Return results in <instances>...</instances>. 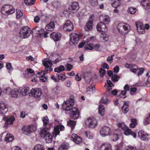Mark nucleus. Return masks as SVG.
I'll return each mask as SVG.
<instances>
[{
	"mask_svg": "<svg viewBox=\"0 0 150 150\" xmlns=\"http://www.w3.org/2000/svg\"><path fill=\"white\" fill-rule=\"evenodd\" d=\"M99 72L101 76V77H103L104 76L105 72V71L103 69L100 68V69Z\"/></svg>",
	"mask_w": 150,
	"mask_h": 150,
	"instance_id": "680f3d73",
	"label": "nucleus"
},
{
	"mask_svg": "<svg viewBox=\"0 0 150 150\" xmlns=\"http://www.w3.org/2000/svg\"><path fill=\"white\" fill-rule=\"evenodd\" d=\"M62 60L61 57L59 56H57L56 59L54 61V63L55 64L58 63L60 61Z\"/></svg>",
	"mask_w": 150,
	"mask_h": 150,
	"instance_id": "0e129e2a",
	"label": "nucleus"
},
{
	"mask_svg": "<svg viewBox=\"0 0 150 150\" xmlns=\"http://www.w3.org/2000/svg\"><path fill=\"white\" fill-rule=\"evenodd\" d=\"M31 30L27 26L22 27L20 30L19 34L20 37L22 39L28 38L30 35Z\"/></svg>",
	"mask_w": 150,
	"mask_h": 150,
	"instance_id": "f257e3e1",
	"label": "nucleus"
},
{
	"mask_svg": "<svg viewBox=\"0 0 150 150\" xmlns=\"http://www.w3.org/2000/svg\"><path fill=\"white\" fill-rule=\"evenodd\" d=\"M96 28L98 31L103 32L107 30L106 26L102 22H101L97 24Z\"/></svg>",
	"mask_w": 150,
	"mask_h": 150,
	"instance_id": "5701e85b",
	"label": "nucleus"
},
{
	"mask_svg": "<svg viewBox=\"0 0 150 150\" xmlns=\"http://www.w3.org/2000/svg\"><path fill=\"white\" fill-rule=\"evenodd\" d=\"M52 125L51 124L50 125H49V128L45 127L44 128H40L39 130V132L40 133V134L41 136V137L44 138L47 135V133H49L47 131V130H48L50 127V126H52Z\"/></svg>",
	"mask_w": 150,
	"mask_h": 150,
	"instance_id": "6ab92c4d",
	"label": "nucleus"
},
{
	"mask_svg": "<svg viewBox=\"0 0 150 150\" xmlns=\"http://www.w3.org/2000/svg\"><path fill=\"white\" fill-rule=\"evenodd\" d=\"M114 55H111L109 56L107 59V61L109 63L111 64L112 62V60L113 59V57L114 56Z\"/></svg>",
	"mask_w": 150,
	"mask_h": 150,
	"instance_id": "e2e57ef3",
	"label": "nucleus"
},
{
	"mask_svg": "<svg viewBox=\"0 0 150 150\" xmlns=\"http://www.w3.org/2000/svg\"><path fill=\"white\" fill-rule=\"evenodd\" d=\"M42 92L41 89L39 88L32 89L29 93L30 96H33L35 98H39L42 95Z\"/></svg>",
	"mask_w": 150,
	"mask_h": 150,
	"instance_id": "9b49d317",
	"label": "nucleus"
},
{
	"mask_svg": "<svg viewBox=\"0 0 150 150\" xmlns=\"http://www.w3.org/2000/svg\"><path fill=\"white\" fill-rule=\"evenodd\" d=\"M43 126L45 127L47 125L49 122V119L47 117H44L42 119Z\"/></svg>",
	"mask_w": 150,
	"mask_h": 150,
	"instance_id": "4d7b16f0",
	"label": "nucleus"
},
{
	"mask_svg": "<svg viewBox=\"0 0 150 150\" xmlns=\"http://www.w3.org/2000/svg\"><path fill=\"white\" fill-rule=\"evenodd\" d=\"M36 127L33 125L25 126L22 128V130L24 134L29 135L36 130Z\"/></svg>",
	"mask_w": 150,
	"mask_h": 150,
	"instance_id": "7ed1b4c3",
	"label": "nucleus"
},
{
	"mask_svg": "<svg viewBox=\"0 0 150 150\" xmlns=\"http://www.w3.org/2000/svg\"><path fill=\"white\" fill-rule=\"evenodd\" d=\"M69 8L70 11L73 13L77 12L79 8L78 3L77 2L72 3Z\"/></svg>",
	"mask_w": 150,
	"mask_h": 150,
	"instance_id": "f3484780",
	"label": "nucleus"
},
{
	"mask_svg": "<svg viewBox=\"0 0 150 150\" xmlns=\"http://www.w3.org/2000/svg\"><path fill=\"white\" fill-rule=\"evenodd\" d=\"M84 78L86 82L87 83H89L91 81L92 77L91 75H89L88 76H84Z\"/></svg>",
	"mask_w": 150,
	"mask_h": 150,
	"instance_id": "8fccbe9b",
	"label": "nucleus"
},
{
	"mask_svg": "<svg viewBox=\"0 0 150 150\" xmlns=\"http://www.w3.org/2000/svg\"><path fill=\"white\" fill-rule=\"evenodd\" d=\"M59 87L58 86H56L55 87L52 89V94H58L59 93Z\"/></svg>",
	"mask_w": 150,
	"mask_h": 150,
	"instance_id": "c03bdc74",
	"label": "nucleus"
},
{
	"mask_svg": "<svg viewBox=\"0 0 150 150\" xmlns=\"http://www.w3.org/2000/svg\"><path fill=\"white\" fill-rule=\"evenodd\" d=\"M61 36L60 33L55 32H53L50 35L51 38H52L54 41L56 42L60 40Z\"/></svg>",
	"mask_w": 150,
	"mask_h": 150,
	"instance_id": "b1692460",
	"label": "nucleus"
},
{
	"mask_svg": "<svg viewBox=\"0 0 150 150\" xmlns=\"http://www.w3.org/2000/svg\"><path fill=\"white\" fill-rule=\"evenodd\" d=\"M141 4L146 9H148L150 8V3L147 0H143L141 2Z\"/></svg>",
	"mask_w": 150,
	"mask_h": 150,
	"instance_id": "c85d7f7f",
	"label": "nucleus"
},
{
	"mask_svg": "<svg viewBox=\"0 0 150 150\" xmlns=\"http://www.w3.org/2000/svg\"><path fill=\"white\" fill-rule=\"evenodd\" d=\"M93 15L90 16L88 21L86 23L84 27V30L86 31L89 32L92 30L93 27Z\"/></svg>",
	"mask_w": 150,
	"mask_h": 150,
	"instance_id": "39448f33",
	"label": "nucleus"
},
{
	"mask_svg": "<svg viewBox=\"0 0 150 150\" xmlns=\"http://www.w3.org/2000/svg\"><path fill=\"white\" fill-rule=\"evenodd\" d=\"M45 71H43L42 75L41 76H40V79L41 80H42V81L43 82L45 81L47 79V78L45 76Z\"/></svg>",
	"mask_w": 150,
	"mask_h": 150,
	"instance_id": "052dcab7",
	"label": "nucleus"
},
{
	"mask_svg": "<svg viewBox=\"0 0 150 150\" xmlns=\"http://www.w3.org/2000/svg\"><path fill=\"white\" fill-rule=\"evenodd\" d=\"M134 67H132L131 68H130V71L134 74H136L137 71L139 70V68H135Z\"/></svg>",
	"mask_w": 150,
	"mask_h": 150,
	"instance_id": "69168bd1",
	"label": "nucleus"
},
{
	"mask_svg": "<svg viewBox=\"0 0 150 150\" xmlns=\"http://www.w3.org/2000/svg\"><path fill=\"white\" fill-rule=\"evenodd\" d=\"M1 12L4 14L8 15L15 12V9L13 7L10 5H6L4 6L1 9Z\"/></svg>",
	"mask_w": 150,
	"mask_h": 150,
	"instance_id": "f03ea898",
	"label": "nucleus"
},
{
	"mask_svg": "<svg viewBox=\"0 0 150 150\" xmlns=\"http://www.w3.org/2000/svg\"><path fill=\"white\" fill-rule=\"evenodd\" d=\"M64 127L62 125H60L56 126L54 129L53 135L54 137H56L59 133V129L61 131L64 130Z\"/></svg>",
	"mask_w": 150,
	"mask_h": 150,
	"instance_id": "a211bd4d",
	"label": "nucleus"
},
{
	"mask_svg": "<svg viewBox=\"0 0 150 150\" xmlns=\"http://www.w3.org/2000/svg\"><path fill=\"white\" fill-rule=\"evenodd\" d=\"M112 146L110 144L108 143L102 144L100 148V150H112Z\"/></svg>",
	"mask_w": 150,
	"mask_h": 150,
	"instance_id": "a878e982",
	"label": "nucleus"
},
{
	"mask_svg": "<svg viewBox=\"0 0 150 150\" xmlns=\"http://www.w3.org/2000/svg\"><path fill=\"white\" fill-rule=\"evenodd\" d=\"M73 23L69 20H67L63 26V29L67 32H69L73 29Z\"/></svg>",
	"mask_w": 150,
	"mask_h": 150,
	"instance_id": "f8f14e48",
	"label": "nucleus"
},
{
	"mask_svg": "<svg viewBox=\"0 0 150 150\" xmlns=\"http://www.w3.org/2000/svg\"><path fill=\"white\" fill-rule=\"evenodd\" d=\"M138 136L142 140L147 141L149 139V135L146 132L143 130H140L138 132Z\"/></svg>",
	"mask_w": 150,
	"mask_h": 150,
	"instance_id": "ddd939ff",
	"label": "nucleus"
},
{
	"mask_svg": "<svg viewBox=\"0 0 150 150\" xmlns=\"http://www.w3.org/2000/svg\"><path fill=\"white\" fill-rule=\"evenodd\" d=\"M29 89L28 87H25L22 89L21 90H19L20 94L23 96H25L28 94H29Z\"/></svg>",
	"mask_w": 150,
	"mask_h": 150,
	"instance_id": "c756f323",
	"label": "nucleus"
},
{
	"mask_svg": "<svg viewBox=\"0 0 150 150\" xmlns=\"http://www.w3.org/2000/svg\"><path fill=\"white\" fill-rule=\"evenodd\" d=\"M25 73L27 75L30 77L35 74L34 71L31 69H28Z\"/></svg>",
	"mask_w": 150,
	"mask_h": 150,
	"instance_id": "58836bf2",
	"label": "nucleus"
},
{
	"mask_svg": "<svg viewBox=\"0 0 150 150\" xmlns=\"http://www.w3.org/2000/svg\"><path fill=\"white\" fill-rule=\"evenodd\" d=\"M117 125L119 129L120 130L121 129L124 130L127 128L125 124L123 122H119Z\"/></svg>",
	"mask_w": 150,
	"mask_h": 150,
	"instance_id": "a18cd8bd",
	"label": "nucleus"
},
{
	"mask_svg": "<svg viewBox=\"0 0 150 150\" xmlns=\"http://www.w3.org/2000/svg\"><path fill=\"white\" fill-rule=\"evenodd\" d=\"M94 86L88 87L87 89L86 93L88 94H91L93 93L95 91V88Z\"/></svg>",
	"mask_w": 150,
	"mask_h": 150,
	"instance_id": "c9c22d12",
	"label": "nucleus"
},
{
	"mask_svg": "<svg viewBox=\"0 0 150 150\" xmlns=\"http://www.w3.org/2000/svg\"><path fill=\"white\" fill-rule=\"evenodd\" d=\"M65 68L64 66H60L59 67L56 68L54 69V71L58 73L60 72L61 71H63L64 70Z\"/></svg>",
	"mask_w": 150,
	"mask_h": 150,
	"instance_id": "37998d69",
	"label": "nucleus"
},
{
	"mask_svg": "<svg viewBox=\"0 0 150 150\" xmlns=\"http://www.w3.org/2000/svg\"><path fill=\"white\" fill-rule=\"evenodd\" d=\"M85 124L86 126L91 128H94L97 125V121L96 120L92 117L87 118Z\"/></svg>",
	"mask_w": 150,
	"mask_h": 150,
	"instance_id": "0eeeda50",
	"label": "nucleus"
},
{
	"mask_svg": "<svg viewBox=\"0 0 150 150\" xmlns=\"http://www.w3.org/2000/svg\"><path fill=\"white\" fill-rule=\"evenodd\" d=\"M42 64L45 67V72L46 73H48V69L51 67L52 65L51 62L47 59H45L43 62Z\"/></svg>",
	"mask_w": 150,
	"mask_h": 150,
	"instance_id": "4be33fe9",
	"label": "nucleus"
},
{
	"mask_svg": "<svg viewBox=\"0 0 150 150\" xmlns=\"http://www.w3.org/2000/svg\"><path fill=\"white\" fill-rule=\"evenodd\" d=\"M137 30L140 34H143L145 33L144 26L143 23L140 22H138L135 23Z\"/></svg>",
	"mask_w": 150,
	"mask_h": 150,
	"instance_id": "dca6fc26",
	"label": "nucleus"
},
{
	"mask_svg": "<svg viewBox=\"0 0 150 150\" xmlns=\"http://www.w3.org/2000/svg\"><path fill=\"white\" fill-rule=\"evenodd\" d=\"M16 17L17 18H20L23 15V12L19 9H16Z\"/></svg>",
	"mask_w": 150,
	"mask_h": 150,
	"instance_id": "3c124183",
	"label": "nucleus"
},
{
	"mask_svg": "<svg viewBox=\"0 0 150 150\" xmlns=\"http://www.w3.org/2000/svg\"><path fill=\"white\" fill-rule=\"evenodd\" d=\"M108 35L105 33H102L100 35V40L101 41L105 42L108 40Z\"/></svg>",
	"mask_w": 150,
	"mask_h": 150,
	"instance_id": "7c9ffc66",
	"label": "nucleus"
},
{
	"mask_svg": "<svg viewBox=\"0 0 150 150\" xmlns=\"http://www.w3.org/2000/svg\"><path fill=\"white\" fill-rule=\"evenodd\" d=\"M35 0H25V3L27 5H32L35 2Z\"/></svg>",
	"mask_w": 150,
	"mask_h": 150,
	"instance_id": "de8ad7c7",
	"label": "nucleus"
},
{
	"mask_svg": "<svg viewBox=\"0 0 150 150\" xmlns=\"http://www.w3.org/2000/svg\"><path fill=\"white\" fill-rule=\"evenodd\" d=\"M111 132V131L110 128L106 126L103 127L100 130V133L101 135L103 137H105L109 135Z\"/></svg>",
	"mask_w": 150,
	"mask_h": 150,
	"instance_id": "4468645a",
	"label": "nucleus"
},
{
	"mask_svg": "<svg viewBox=\"0 0 150 150\" xmlns=\"http://www.w3.org/2000/svg\"><path fill=\"white\" fill-rule=\"evenodd\" d=\"M69 11H70L68 10H64L62 12L63 14L65 17L67 18L69 17L70 14Z\"/></svg>",
	"mask_w": 150,
	"mask_h": 150,
	"instance_id": "13d9d810",
	"label": "nucleus"
},
{
	"mask_svg": "<svg viewBox=\"0 0 150 150\" xmlns=\"http://www.w3.org/2000/svg\"><path fill=\"white\" fill-rule=\"evenodd\" d=\"M94 47L93 45L92 44H88L86 45L84 47V49L86 50H91Z\"/></svg>",
	"mask_w": 150,
	"mask_h": 150,
	"instance_id": "6e6d98bb",
	"label": "nucleus"
},
{
	"mask_svg": "<svg viewBox=\"0 0 150 150\" xmlns=\"http://www.w3.org/2000/svg\"><path fill=\"white\" fill-rule=\"evenodd\" d=\"M11 150H22L21 148L18 146H14L11 148Z\"/></svg>",
	"mask_w": 150,
	"mask_h": 150,
	"instance_id": "774afa93",
	"label": "nucleus"
},
{
	"mask_svg": "<svg viewBox=\"0 0 150 150\" xmlns=\"http://www.w3.org/2000/svg\"><path fill=\"white\" fill-rule=\"evenodd\" d=\"M70 40L69 44L70 45L76 44L78 43L79 40V35L76 33H72L69 35Z\"/></svg>",
	"mask_w": 150,
	"mask_h": 150,
	"instance_id": "9d476101",
	"label": "nucleus"
},
{
	"mask_svg": "<svg viewBox=\"0 0 150 150\" xmlns=\"http://www.w3.org/2000/svg\"><path fill=\"white\" fill-rule=\"evenodd\" d=\"M41 30V28L37 27L34 28L33 30V33H34L38 34L40 30Z\"/></svg>",
	"mask_w": 150,
	"mask_h": 150,
	"instance_id": "bf43d9fd",
	"label": "nucleus"
},
{
	"mask_svg": "<svg viewBox=\"0 0 150 150\" xmlns=\"http://www.w3.org/2000/svg\"><path fill=\"white\" fill-rule=\"evenodd\" d=\"M125 150H142L141 149H137L135 146H128L125 148Z\"/></svg>",
	"mask_w": 150,
	"mask_h": 150,
	"instance_id": "603ef678",
	"label": "nucleus"
},
{
	"mask_svg": "<svg viewBox=\"0 0 150 150\" xmlns=\"http://www.w3.org/2000/svg\"><path fill=\"white\" fill-rule=\"evenodd\" d=\"M119 31L120 33H127L130 30V27L128 24L123 23H120L117 26Z\"/></svg>",
	"mask_w": 150,
	"mask_h": 150,
	"instance_id": "423d86ee",
	"label": "nucleus"
},
{
	"mask_svg": "<svg viewBox=\"0 0 150 150\" xmlns=\"http://www.w3.org/2000/svg\"><path fill=\"white\" fill-rule=\"evenodd\" d=\"M105 109L104 106L102 105H100L98 107V112L99 114L101 116H103L105 114Z\"/></svg>",
	"mask_w": 150,
	"mask_h": 150,
	"instance_id": "f704fd0d",
	"label": "nucleus"
},
{
	"mask_svg": "<svg viewBox=\"0 0 150 150\" xmlns=\"http://www.w3.org/2000/svg\"><path fill=\"white\" fill-rule=\"evenodd\" d=\"M3 120L5 122V124L7 125H12L13 122L15 120V118L14 116H4L3 118Z\"/></svg>",
	"mask_w": 150,
	"mask_h": 150,
	"instance_id": "2eb2a0df",
	"label": "nucleus"
},
{
	"mask_svg": "<svg viewBox=\"0 0 150 150\" xmlns=\"http://www.w3.org/2000/svg\"><path fill=\"white\" fill-rule=\"evenodd\" d=\"M128 11L131 14H134L136 11V9L135 8L130 7L128 8Z\"/></svg>",
	"mask_w": 150,
	"mask_h": 150,
	"instance_id": "5fc2aeb1",
	"label": "nucleus"
},
{
	"mask_svg": "<svg viewBox=\"0 0 150 150\" xmlns=\"http://www.w3.org/2000/svg\"><path fill=\"white\" fill-rule=\"evenodd\" d=\"M86 136L89 139H92L94 136L93 134L90 131H88L85 132Z\"/></svg>",
	"mask_w": 150,
	"mask_h": 150,
	"instance_id": "a19ab883",
	"label": "nucleus"
},
{
	"mask_svg": "<svg viewBox=\"0 0 150 150\" xmlns=\"http://www.w3.org/2000/svg\"><path fill=\"white\" fill-rule=\"evenodd\" d=\"M143 124L145 125H146L150 124V113L144 120Z\"/></svg>",
	"mask_w": 150,
	"mask_h": 150,
	"instance_id": "4c0bfd02",
	"label": "nucleus"
},
{
	"mask_svg": "<svg viewBox=\"0 0 150 150\" xmlns=\"http://www.w3.org/2000/svg\"><path fill=\"white\" fill-rule=\"evenodd\" d=\"M44 138H45V141L47 143H51L52 141V136L50 133H47Z\"/></svg>",
	"mask_w": 150,
	"mask_h": 150,
	"instance_id": "2f4dec72",
	"label": "nucleus"
},
{
	"mask_svg": "<svg viewBox=\"0 0 150 150\" xmlns=\"http://www.w3.org/2000/svg\"><path fill=\"white\" fill-rule=\"evenodd\" d=\"M55 27V23L54 22L51 21L47 24L45 27L47 30L52 31L54 30Z\"/></svg>",
	"mask_w": 150,
	"mask_h": 150,
	"instance_id": "bb28decb",
	"label": "nucleus"
},
{
	"mask_svg": "<svg viewBox=\"0 0 150 150\" xmlns=\"http://www.w3.org/2000/svg\"><path fill=\"white\" fill-rule=\"evenodd\" d=\"M8 108L7 105L3 101L0 102V111L3 114H5L7 112Z\"/></svg>",
	"mask_w": 150,
	"mask_h": 150,
	"instance_id": "412c9836",
	"label": "nucleus"
},
{
	"mask_svg": "<svg viewBox=\"0 0 150 150\" xmlns=\"http://www.w3.org/2000/svg\"><path fill=\"white\" fill-rule=\"evenodd\" d=\"M130 120L132 123L129 125L130 127L131 128L134 127L137 124L136 119L134 118H131Z\"/></svg>",
	"mask_w": 150,
	"mask_h": 150,
	"instance_id": "e433bc0d",
	"label": "nucleus"
},
{
	"mask_svg": "<svg viewBox=\"0 0 150 150\" xmlns=\"http://www.w3.org/2000/svg\"><path fill=\"white\" fill-rule=\"evenodd\" d=\"M13 139V136L11 134H7L5 138V140L8 142H12Z\"/></svg>",
	"mask_w": 150,
	"mask_h": 150,
	"instance_id": "72a5a7b5",
	"label": "nucleus"
},
{
	"mask_svg": "<svg viewBox=\"0 0 150 150\" xmlns=\"http://www.w3.org/2000/svg\"><path fill=\"white\" fill-rule=\"evenodd\" d=\"M34 150H45L43 146L40 144L36 145L34 148Z\"/></svg>",
	"mask_w": 150,
	"mask_h": 150,
	"instance_id": "49530a36",
	"label": "nucleus"
},
{
	"mask_svg": "<svg viewBox=\"0 0 150 150\" xmlns=\"http://www.w3.org/2000/svg\"><path fill=\"white\" fill-rule=\"evenodd\" d=\"M100 20L101 21L104 23L107 24L110 21V18L107 15L100 16Z\"/></svg>",
	"mask_w": 150,
	"mask_h": 150,
	"instance_id": "393cba45",
	"label": "nucleus"
},
{
	"mask_svg": "<svg viewBox=\"0 0 150 150\" xmlns=\"http://www.w3.org/2000/svg\"><path fill=\"white\" fill-rule=\"evenodd\" d=\"M124 134L126 135H131L134 138L136 137V134L133 132H132L131 129L127 127L125 130Z\"/></svg>",
	"mask_w": 150,
	"mask_h": 150,
	"instance_id": "cd10ccee",
	"label": "nucleus"
},
{
	"mask_svg": "<svg viewBox=\"0 0 150 150\" xmlns=\"http://www.w3.org/2000/svg\"><path fill=\"white\" fill-rule=\"evenodd\" d=\"M139 71L137 74L138 76L142 74L143 73L144 71V69L143 68H139Z\"/></svg>",
	"mask_w": 150,
	"mask_h": 150,
	"instance_id": "338daca9",
	"label": "nucleus"
},
{
	"mask_svg": "<svg viewBox=\"0 0 150 150\" xmlns=\"http://www.w3.org/2000/svg\"><path fill=\"white\" fill-rule=\"evenodd\" d=\"M71 138L74 143L78 144H80L82 142V138L76 134H72L71 135Z\"/></svg>",
	"mask_w": 150,
	"mask_h": 150,
	"instance_id": "aec40b11",
	"label": "nucleus"
},
{
	"mask_svg": "<svg viewBox=\"0 0 150 150\" xmlns=\"http://www.w3.org/2000/svg\"><path fill=\"white\" fill-rule=\"evenodd\" d=\"M120 79V76L116 74H113L111 80L114 82H117Z\"/></svg>",
	"mask_w": 150,
	"mask_h": 150,
	"instance_id": "09e8293b",
	"label": "nucleus"
},
{
	"mask_svg": "<svg viewBox=\"0 0 150 150\" xmlns=\"http://www.w3.org/2000/svg\"><path fill=\"white\" fill-rule=\"evenodd\" d=\"M74 101L73 99L71 98L69 100L65 101L62 104V108L64 110L67 111L70 109L71 106L74 105Z\"/></svg>",
	"mask_w": 150,
	"mask_h": 150,
	"instance_id": "6e6552de",
	"label": "nucleus"
},
{
	"mask_svg": "<svg viewBox=\"0 0 150 150\" xmlns=\"http://www.w3.org/2000/svg\"><path fill=\"white\" fill-rule=\"evenodd\" d=\"M67 125L71 127L72 129H73L75 126L76 123L74 121L69 120L68 122Z\"/></svg>",
	"mask_w": 150,
	"mask_h": 150,
	"instance_id": "79ce46f5",
	"label": "nucleus"
},
{
	"mask_svg": "<svg viewBox=\"0 0 150 150\" xmlns=\"http://www.w3.org/2000/svg\"><path fill=\"white\" fill-rule=\"evenodd\" d=\"M121 4L120 0H112V5L115 8L119 7Z\"/></svg>",
	"mask_w": 150,
	"mask_h": 150,
	"instance_id": "473e14b6",
	"label": "nucleus"
},
{
	"mask_svg": "<svg viewBox=\"0 0 150 150\" xmlns=\"http://www.w3.org/2000/svg\"><path fill=\"white\" fill-rule=\"evenodd\" d=\"M89 3L93 6H96L98 4V0H89Z\"/></svg>",
	"mask_w": 150,
	"mask_h": 150,
	"instance_id": "864d4df0",
	"label": "nucleus"
},
{
	"mask_svg": "<svg viewBox=\"0 0 150 150\" xmlns=\"http://www.w3.org/2000/svg\"><path fill=\"white\" fill-rule=\"evenodd\" d=\"M5 92L7 94H10L12 97L18 98L20 95L19 90L16 88H8L5 90Z\"/></svg>",
	"mask_w": 150,
	"mask_h": 150,
	"instance_id": "20e7f679",
	"label": "nucleus"
},
{
	"mask_svg": "<svg viewBox=\"0 0 150 150\" xmlns=\"http://www.w3.org/2000/svg\"><path fill=\"white\" fill-rule=\"evenodd\" d=\"M128 105L127 103H125L122 107V109L123 112L125 113H126L128 110Z\"/></svg>",
	"mask_w": 150,
	"mask_h": 150,
	"instance_id": "ea45409f",
	"label": "nucleus"
},
{
	"mask_svg": "<svg viewBox=\"0 0 150 150\" xmlns=\"http://www.w3.org/2000/svg\"><path fill=\"white\" fill-rule=\"evenodd\" d=\"M68 111H70L71 112L70 116L72 119L76 120L79 118L80 117L79 111L76 107L70 108V109Z\"/></svg>",
	"mask_w": 150,
	"mask_h": 150,
	"instance_id": "1a4fd4ad",
	"label": "nucleus"
}]
</instances>
